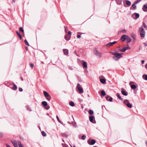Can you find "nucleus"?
Wrapping results in <instances>:
<instances>
[{
    "label": "nucleus",
    "instance_id": "1",
    "mask_svg": "<svg viewBox=\"0 0 147 147\" xmlns=\"http://www.w3.org/2000/svg\"><path fill=\"white\" fill-rule=\"evenodd\" d=\"M110 53L112 55H114V56L113 57V58L116 61H117L121 58L122 57V55L123 54V53L120 54L117 52L110 51Z\"/></svg>",
    "mask_w": 147,
    "mask_h": 147
},
{
    "label": "nucleus",
    "instance_id": "2",
    "mask_svg": "<svg viewBox=\"0 0 147 147\" xmlns=\"http://www.w3.org/2000/svg\"><path fill=\"white\" fill-rule=\"evenodd\" d=\"M138 32L140 33V36L142 38L144 37L145 36V32L142 27L139 28Z\"/></svg>",
    "mask_w": 147,
    "mask_h": 147
},
{
    "label": "nucleus",
    "instance_id": "3",
    "mask_svg": "<svg viewBox=\"0 0 147 147\" xmlns=\"http://www.w3.org/2000/svg\"><path fill=\"white\" fill-rule=\"evenodd\" d=\"M43 94L46 99L49 101H50L51 100V98L49 94L47 91H43Z\"/></svg>",
    "mask_w": 147,
    "mask_h": 147
},
{
    "label": "nucleus",
    "instance_id": "4",
    "mask_svg": "<svg viewBox=\"0 0 147 147\" xmlns=\"http://www.w3.org/2000/svg\"><path fill=\"white\" fill-rule=\"evenodd\" d=\"M123 103L129 108L132 107V105L129 102V101L127 99L125 100L123 102Z\"/></svg>",
    "mask_w": 147,
    "mask_h": 147
},
{
    "label": "nucleus",
    "instance_id": "5",
    "mask_svg": "<svg viewBox=\"0 0 147 147\" xmlns=\"http://www.w3.org/2000/svg\"><path fill=\"white\" fill-rule=\"evenodd\" d=\"M77 88L78 91L80 93H82L84 92V90L83 88L81 87L80 84L78 83L77 86Z\"/></svg>",
    "mask_w": 147,
    "mask_h": 147
},
{
    "label": "nucleus",
    "instance_id": "6",
    "mask_svg": "<svg viewBox=\"0 0 147 147\" xmlns=\"http://www.w3.org/2000/svg\"><path fill=\"white\" fill-rule=\"evenodd\" d=\"M42 104L46 109L48 110L49 109L50 107L48 105L46 101H42Z\"/></svg>",
    "mask_w": 147,
    "mask_h": 147
},
{
    "label": "nucleus",
    "instance_id": "7",
    "mask_svg": "<svg viewBox=\"0 0 147 147\" xmlns=\"http://www.w3.org/2000/svg\"><path fill=\"white\" fill-rule=\"evenodd\" d=\"M131 16L134 19L136 20L139 17L140 15L138 13H134Z\"/></svg>",
    "mask_w": 147,
    "mask_h": 147
},
{
    "label": "nucleus",
    "instance_id": "8",
    "mask_svg": "<svg viewBox=\"0 0 147 147\" xmlns=\"http://www.w3.org/2000/svg\"><path fill=\"white\" fill-rule=\"evenodd\" d=\"M94 54L97 56L100 57L101 56V54L96 49H95L94 51Z\"/></svg>",
    "mask_w": 147,
    "mask_h": 147
},
{
    "label": "nucleus",
    "instance_id": "9",
    "mask_svg": "<svg viewBox=\"0 0 147 147\" xmlns=\"http://www.w3.org/2000/svg\"><path fill=\"white\" fill-rule=\"evenodd\" d=\"M88 143L90 145H93L96 142V141L94 140H90L89 139L87 141Z\"/></svg>",
    "mask_w": 147,
    "mask_h": 147
},
{
    "label": "nucleus",
    "instance_id": "10",
    "mask_svg": "<svg viewBox=\"0 0 147 147\" xmlns=\"http://www.w3.org/2000/svg\"><path fill=\"white\" fill-rule=\"evenodd\" d=\"M94 119V117L93 115H90L89 116V119L90 121L94 123H96L95 121H93V119Z\"/></svg>",
    "mask_w": 147,
    "mask_h": 147
},
{
    "label": "nucleus",
    "instance_id": "11",
    "mask_svg": "<svg viewBox=\"0 0 147 147\" xmlns=\"http://www.w3.org/2000/svg\"><path fill=\"white\" fill-rule=\"evenodd\" d=\"M121 93L122 94L125 96H126L128 95V92L126 90L123 88L121 89Z\"/></svg>",
    "mask_w": 147,
    "mask_h": 147
},
{
    "label": "nucleus",
    "instance_id": "12",
    "mask_svg": "<svg viewBox=\"0 0 147 147\" xmlns=\"http://www.w3.org/2000/svg\"><path fill=\"white\" fill-rule=\"evenodd\" d=\"M127 37L128 36L125 35H123L121 36V39L122 41L124 42L127 39Z\"/></svg>",
    "mask_w": 147,
    "mask_h": 147
},
{
    "label": "nucleus",
    "instance_id": "13",
    "mask_svg": "<svg viewBox=\"0 0 147 147\" xmlns=\"http://www.w3.org/2000/svg\"><path fill=\"white\" fill-rule=\"evenodd\" d=\"M105 98L106 100L110 102H112L113 100V98L112 97H111L109 95H107L105 96Z\"/></svg>",
    "mask_w": 147,
    "mask_h": 147
},
{
    "label": "nucleus",
    "instance_id": "14",
    "mask_svg": "<svg viewBox=\"0 0 147 147\" xmlns=\"http://www.w3.org/2000/svg\"><path fill=\"white\" fill-rule=\"evenodd\" d=\"M64 37L65 40L67 41H69L70 39L71 35L66 34L65 35Z\"/></svg>",
    "mask_w": 147,
    "mask_h": 147
},
{
    "label": "nucleus",
    "instance_id": "15",
    "mask_svg": "<svg viewBox=\"0 0 147 147\" xmlns=\"http://www.w3.org/2000/svg\"><path fill=\"white\" fill-rule=\"evenodd\" d=\"M117 42L116 41H114L113 42H110L106 44V46L107 47H109L115 44Z\"/></svg>",
    "mask_w": 147,
    "mask_h": 147
},
{
    "label": "nucleus",
    "instance_id": "16",
    "mask_svg": "<svg viewBox=\"0 0 147 147\" xmlns=\"http://www.w3.org/2000/svg\"><path fill=\"white\" fill-rule=\"evenodd\" d=\"M11 142L15 147H18L17 143L16 141H11Z\"/></svg>",
    "mask_w": 147,
    "mask_h": 147
},
{
    "label": "nucleus",
    "instance_id": "17",
    "mask_svg": "<svg viewBox=\"0 0 147 147\" xmlns=\"http://www.w3.org/2000/svg\"><path fill=\"white\" fill-rule=\"evenodd\" d=\"M63 51L64 55H68V50L67 49H65L63 50Z\"/></svg>",
    "mask_w": 147,
    "mask_h": 147
},
{
    "label": "nucleus",
    "instance_id": "18",
    "mask_svg": "<svg viewBox=\"0 0 147 147\" xmlns=\"http://www.w3.org/2000/svg\"><path fill=\"white\" fill-rule=\"evenodd\" d=\"M136 4H135L134 3L132 4V5L130 9H131L134 10L135 9H136Z\"/></svg>",
    "mask_w": 147,
    "mask_h": 147
},
{
    "label": "nucleus",
    "instance_id": "19",
    "mask_svg": "<svg viewBox=\"0 0 147 147\" xmlns=\"http://www.w3.org/2000/svg\"><path fill=\"white\" fill-rule=\"evenodd\" d=\"M143 10L145 11L146 12L147 11V5H144L143 6V8H142Z\"/></svg>",
    "mask_w": 147,
    "mask_h": 147
},
{
    "label": "nucleus",
    "instance_id": "20",
    "mask_svg": "<svg viewBox=\"0 0 147 147\" xmlns=\"http://www.w3.org/2000/svg\"><path fill=\"white\" fill-rule=\"evenodd\" d=\"M118 49L119 51L121 52H124L126 50V47H123L122 49H119V48H118Z\"/></svg>",
    "mask_w": 147,
    "mask_h": 147
},
{
    "label": "nucleus",
    "instance_id": "21",
    "mask_svg": "<svg viewBox=\"0 0 147 147\" xmlns=\"http://www.w3.org/2000/svg\"><path fill=\"white\" fill-rule=\"evenodd\" d=\"M100 82L103 84H105L106 83V80L104 78H101L100 79Z\"/></svg>",
    "mask_w": 147,
    "mask_h": 147
},
{
    "label": "nucleus",
    "instance_id": "22",
    "mask_svg": "<svg viewBox=\"0 0 147 147\" xmlns=\"http://www.w3.org/2000/svg\"><path fill=\"white\" fill-rule=\"evenodd\" d=\"M83 65L84 67L85 68H87V63L84 61H83Z\"/></svg>",
    "mask_w": 147,
    "mask_h": 147
},
{
    "label": "nucleus",
    "instance_id": "23",
    "mask_svg": "<svg viewBox=\"0 0 147 147\" xmlns=\"http://www.w3.org/2000/svg\"><path fill=\"white\" fill-rule=\"evenodd\" d=\"M13 86L12 87V89L16 90L17 89V86H16L13 83Z\"/></svg>",
    "mask_w": 147,
    "mask_h": 147
},
{
    "label": "nucleus",
    "instance_id": "24",
    "mask_svg": "<svg viewBox=\"0 0 147 147\" xmlns=\"http://www.w3.org/2000/svg\"><path fill=\"white\" fill-rule=\"evenodd\" d=\"M126 4L129 7L131 5V3L130 1H129L126 0Z\"/></svg>",
    "mask_w": 147,
    "mask_h": 147
},
{
    "label": "nucleus",
    "instance_id": "25",
    "mask_svg": "<svg viewBox=\"0 0 147 147\" xmlns=\"http://www.w3.org/2000/svg\"><path fill=\"white\" fill-rule=\"evenodd\" d=\"M131 41V39L128 36V37L126 39V42L128 43L130 42Z\"/></svg>",
    "mask_w": 147,
    "mask_h": 147
},
{
    "label": "nucleus",
    "instance_id": "26",
    "mask_svg": "<svg viewBox=\"0 0 147 147\" xmlns=\"http://www.w3.org/2000/svg\"><path fill=\"white\" fill-rule=\"evenodd\" d=\"M131 36L132 38H133L134 40H133V42H134L136 40V38L135 37V36L134 33H132L131 34Z\"/></svg>",
    "mask_w": 147,
    "mask_h": 147
},
{
    "label": "nucleus",
    "instance_id": "27",
    "mask_svg": "<svg viewBox=\"0 0 147 147\" xmlns=\"http://www.w3.org/2000/svg\"><path fill=\"white\" fill-rule=\"evenodd\" d=\"M16 32V33L17 35L19 37L20 39V40H21L22 39V38L21 35L20 34L19 32L18 31H17Z\"/></svg>",
    "mask_w": 147,
    "mask_h": 147
},
{
    "label": "nucleus",
    "instance_id": "28",
    "mask_svg": "<svg viewBox=\"0 0 147 147\" xmlns=\"http://www.w3.org/2000/svg\"><path fill=\"white\" fill-rule=\"evenodd\" d=\"M117 97L120 100L122 101H123V98H122L119 95V93H117Z\"/></svg>",
    "mask_w": 147,
    "mask_h": 147
},
{
    "label": "nucleus",
    "instance_id": "29",
    "mask_svg": "<svg viewBox=\"0 0 147 147\" xmlns=\"http://www.w3.org/2000/svg\"><path fill=\"white\" fill-rule=\"evenodd\" d=\"M131 87V88L132 89H135L136 88V85L134 84H131L130 85Z\"/></svg>",
    "mask_w": 147,
    "mask_h": 147
},
{
    "label": "nucleus",
    "instance_id": "30",
    "mask_svg": "<svg viewBox=\"0 0 147 147\" xmlns=\"http://www.w3.org/2000/svg\"><path fill=\"white\" fill-rule=\"evenodd\" d=\"M142 78L144 80L147 81V75L145 74L143 75Z\"/></svg>",
    "mask_w": 147,
    "mask_h": 147
},
{
    "label": "nucleus",
    "instance_id": "31",
    "mask_svg": "<svg viewBox=\"0 0 147 147\" xmlns=\"http://www.w3.org/2000/svg\"><path fill=\"white\" fill-rule=\"evenodd\" d=\"M117 3L118 5H120L122 2V0H115Z\"/></svg>",
    "mask_w": 147,
    "mask_h": 147
},
{
    "label": "nucleus",
    "instance_id": "32",
    "mask_svg": "<svg viewBox=\"0 0 147 147\" xmlns=\"http://www.w3.org/2000/svg\"><path fill=\"white\" fill-rule=\"evenodd\" d=\"M101 94L103 96H105L106 95L105 92L104 90H102L101 92Z\"/></svg>",
    "mask_w": 147,
    "mask_h": 147
},
{
    "label": "nucleus",
    "instance_id": "33",
    "mask_svg": "<svg viewBox=\"0 0 147 147\" xmlns=\"http://www.w3.org/2000/svg\"><path fill=\"white\" fill-rule=\"evenodd\" d=\"M69 105L71 107H74L75 105V104L73 101H71L69 102Z\"/></svg>",
    "mask_w": 147,
    "mask_h": 147
},
{
    "label": "nucleus",
    "instance_id": "34",
    "mask_svg": "<svg viewBox=\"0 0 147 147\" xmlns=\"http://www.w3.org/2000/svg\"><path fill=\"white\" fill-rule=\"evenodd\" d=\"M56 118L58 122L59 123H60L61 124L63 125V122H61V121H60V120L59 119V117L57 115L56 116Z\"/></svg>",
    "mask_w": 147,
    "mask_h": 147
},
{
    "label": "nucleus",
    "instance_id": "35",
    "mask_svg": "<svg viewBox=\"0 0 147 147\" xmlns=\"http://www.w3.org/2000/svg\"><path fill=\"white\" fill-rule=\"evenodd\" d=\"M19 30L21 32H22L23 33H24V30H23L22 27H21L19 28Z\"/></svg>",
    "mask_w": 147,
    "mask_h": 147
},
{
    "label": "nucleus",
    "instance_id": "36",
    "mask_svg": "<svg viewBox=\"0 0 147 147\" xmlns=\"http://www.w3.org/2000/svg\"><path fill=\"white\" fill-rule=\"evenodd\" d=\"M89 113L90 115H92L94 114L93 111L92 110H90L89 111Z\"/></svg>",
    "mask_w": 147,
    "mask_h": 147
},
{
    "label": "nucleus",
    "instance_id": "37",
    "mask_svg": "<svg viewBox=\"0 0 147 147\" xmlns=\"http://www.w3.org/2000/svg\"><path fill=\"white\" fill-rule=\"evenodd\" d=\"M18 144L19 147H22L23 146L20 141H18Z\"/></svg>",
    "mask_w": 147,
    "mask_h": 147
},
{
    "label": "nucleus",
    "instance_id": "38",
    "mask_svg": "<svg viewBox=\"0 0 147 147\" xmlns=\"http://www.w3.org/2000/svg\"><path fill=\"white\" fill-rule=\"evenodd\" d=\"M26 107L27 108V109L28 110L30 111H32V110L30 108V107L28 106H27Z\"/></svg>",
    "mask_w": 147,
    "mask_h": 147
},
{
    "label": "nucleus",
    "instance_id": "39",
    "mask_svg": "<svg viewBox=\"0 0 147 147\" xmlns=\"http://www.w3.org/2000/svg\"><path fill=\"white\" fill-rule=\"evenodd\" d=\"M143 26L144 27L145 29L147 30V26L144 22L143 23Z\"/></svg>",
    "mask_w": 147,
    "mask_h": 147
},
{
    "label": "nucleus",
    "instance_id": "40",
    "mask_svg": "<svg viewBox=\"0 0 147 147\" xmlns=\"http://www.w3.org/2000/svg\"><path fill=\"white\" fill-rule=\"evenodd\" d=\"M42 135L44 136H46V133L43 131L41 132Z\"/></svg>",
    "mask_w": 147,
    "mask_h": 147
},
{
    "label": "nucleus",
    "instance_id": "41",
    "mask_svg": "<svg viewBox=\"0 0 147 147\" xmlns=\"http://www.w3.org/2000/svg\"><path fill=\"white\" fill-rule=\"evenodd\" d=\"M141 0H137L135 1L134 3L136 5L140 2Z\"/></svg>",
    "mask_w": 147,
    "mask_h": 147
},
{
    "label": "nucleus",
    "instance_id": "42",
    "mask_svg": "<svg viewBox=\"0 0 147 147\" xmlns=\"http://www.w3.org/2000/svg\"><path fill=\"white\" fill-rule=\"evenodd\" d=\"M24 42H25V44L26 45H27L28 46H29V43H28V41L26 40H24Z\"/></svg>",
    "mask_w": 147,
    "mask_h": 147
},
{
    "label": "nucleus",
    "instance_id": "43",
    "mask_svg": "<svg viewBox=\"0 0 147 147\" xmlns=\"http://www.w3.org/2000/svg\"><path fill=\"white\" fill-rule=\"evenodd\" d=\"M86 138V136L85 135H83L82 136V139L83 140H84Z\"/></svg>",
    "mask_w": 147,
    "mask_h": 147
},
{
    "label": "nucleus",
    "instance_id": "44",
    "mask_svg": "<svg viewBox=\"0 0 147 147\" xmlns=\"http://www.w3.org/2000/svg\"><path fill=\"white\" fill-rule=\"evenodd\" d=\"M120 32H123L124 33H125L126 32V30L125 29H123L122 30L120 31Z\"/></svg>",
    "mask_w": 147,
    "mask_h": 147
},
{
    "label": "nucleus",
    "instance_id": "45",
    "mask_svg": "<svg viewBox=\"0 0 147 147\" xmlns=\"http://www.w3.org/2000/svg\"><path fill=\"white\" fill-rule=\"evenodd\" d=\"M63 136H65L66 138H67L68 136L65 133H63Z\"/></svg>",
    "mask_w": 147,
    "mask_h": 147
},
{
    "label": "nucleus",
    "instance_id": "46",
    "mask_svg": "<svg viewBox=\"0 0 147 147\" xmlns=\"http://www.w3.org/2000/svg\"><path fill=\"white\" fill-rule=\"evenodd\" d=\"M19 90L20 92H22L23 91V89L21 88H19Z\"/></svg>",
    "mask_w": 147,
    "mask_h": 147
},
{
    "label": "nucleus",
    "instance_id": "47",
    "mask_svg": "<svg viewBox=\"0 0 147 147\" xmlns=\"http://www.w3.org/2000/svg\"><path fill=\"white\" fill-rule=\"evenodd\" d=\"M68 68L70 70H73V68L72 67H71L70 66H69Z\"/></svg>",
    "mask_w": 147,
    "mask_h": 147
},
{
    "label": "nucleus",
    "instance_id": "48",
    "mask_svg": "<svg viewBox=\"0 0 147 147\" xmlns=\"http://www.w3.org/2000/svg\"><path fill=\"white\" fill-rule=\"evenodd\" d=\"M30 65L31 67L32 68H33L34 67L33 64L32 63H31L30 64Z\"/></svg>",
    "mask_w": 147,
    "mask_h": 147
},
{
    "label": "nucleus",
    "instance_id": "49",
    "mask_svg": "<svg viewBox=\"0 0 147 147\" xmlns=\"http://www.w3.org/2000/svg\"><path fill=\"white\" fill-rule=\"evenodd\" d=\"M3 136V134L2 133L0 132V138L2 137Z\"/></svg>",
    "mask_w": 147,
    "mask_h": 147
},
{
    "label": "nucleus",
    "instance_id": "50",
    "mask_svg": "<svg viewBox=\"0 0 147 147\" xmlns=\"http://www.w3.org/2000/svg\"><path fill=\"white\" fill-rule=\"evenodd\" d=\"M71 34V31H69L68 32V34H68V35H70Z\"/></svg>",
    "mask_w": 147,
    "mask_h": 147
},
{
    "label": "nucleus",
    "instance_id": "51",
    "mask_svg": "<svg viewBox=\"0 0 147 147\" xmlns=\"http://www.w3.org/2000/svg\"><path fill=\"white\" fill-rule=\"evenodd\" d=\"M77 37L78 38H80L81 37V36L79 34H78L77 35Z\"/></svg>",
    "mask_w": 147,
    "mask_h": 147
},
{
    "label": "nucleus",
    "instance_id": "52",
    "mask_svg": "<svg viewBox=\"0 0 147 147\" xmlns=\"http://www.w3.org/2000/svg\"><path fill=\"white\" fill-rule=\"evenodd\" d=\"M130 47L129 46H128L127 47H126V50L129 49H130Z\"/></svg>",
    "mask_w": 147,
    "mask_h": 147
},
{
    "label": "nucleus",
    "instance_id": "53",
    "mask_svg": "<svg viewBox=\"0 0 147 147\" xmlns=\"http://www.w3.org/2000/svg\"><path fill=\"white\" fill-rule=\"evenodd\" d=\"M145 68L147 69V63H146L145 65Z\"/></svg>",
    "mask_w": 147,
    "mask_h": 147
},
{
    "label": "nucleus",
    "instance_id": "54",
    "mask_svg": "<svg viewBox=\"0 0 147 147\" xmlns=\"http://www.w3.org/2000/svg\"><path fill=\"white\" fill-rule=\"evenodd\" d=\"M141 62L142 64H143L144 62V60H142L141 61Z\"/></svg>",
    "mask_w": 147,
    "mask_h": 147
},
{
    "label": "nucleus",
    "instance_id": "55",
    "mask_svg": "<svg viewBox=\"0 0 147 147\" xmlns=\"http://www.w3.org/2000/svg\"><path fill=\"white\" fill-rule=\"evenodd\" d=\"M134 83V82L131 81V82H130V83H129V85H131V83Z\"/></svg>",
    "mask_w": 147,
    "mask_h": 147
},
{
    "label": "nucleus",
    "instance_id": "56",
    "mask_svg": "<svg viewBox=\"0 0 147 147\" xmlns=\"http://www.w3.org/2000/svg\"><path fill=\"white\" fill-rule=\"evenodd\" d=\"M67 28V27H66L65 26V32H66V30H67L66 28Z\"/></svg>",
    "mask_w": 147,
    "mask_h": 147
},
{
    "label": "nucleus",
    "instance_id": "57",
    "mask_svg": "<svg viewBox=\"0 0 147 147\" xmlns=\"http://www.w3.org/2000/svg\"><path fill=\"white\" fill-rule=\"evenodd\" d=\"M6 146L7 147H11L8 144L6 145Z\"/></svg>",
    "mask_w": 147,
    "mask_h": 147
},
{
    "label": "nucleus",
    "instance_id": "58",
    "mask_svg": "<svg viewBox=\"0 0 147 147\" xmlns=\"http://www.w3.org/2000/svg\"><path fill=\"white\" fill-rule=\"evenodd\" d=\"M67 123H69V124H71V123L70 121H68L67 122Z\"/></svg>",
    "mask_w": 147,
    "mask_h": 147
},
{
    "label": "nucleus",
    "instance_id": "59",
    "mask_svg": "<svg viewBox=\"0 0 147 147\" xmlns=\"http://www.w3.org/2000/svg\"><path fill=\"white\" fill-rule=\"evenodd\" d=\"M74 53H75L77 56H78L77 55V52L76 51H74Z\"/></svg>",
    "mask_w": 147,
    "mask_h": 147
},
{
    "label": "nucleus",
    "instance_id": "60",
    "mask_svg": "<svg viewBox=\"0 0 147 147\" xmlns=\"http://www.w3.org/2000/svg\"><path fill=\"white\" fill-rule=\"evenodd\" d=\"M136 91H137L136 90L135 91V90H134V93L135 94H136Z\"/></svg>",
    "mask_w": 147,
    "mask_h": 147
},
{
    "label": "nucleus",
    "instance_id": "61",
    "mask_svg": "<svg viewBox=\"0 0 147 147\" xmlns=\"http://www.w3.org/2000/svg\"><path fill=\"white\" fill-rule=\"evenodd\" d=\"M21 80H22L23 81V78H21Z\"/></svg>",
    "mask_w": 147,
    "mask_h": 147
},
{
    "label": "nucleus",
    "instance_id": "62",
    "mask_svg": "<svg viewBox=\"0 0 147 147\" xmlns=\"http://www.w3.org/2000/svg\"><path fill=\"white\" fill-rule=\"evenodd\" d=\"M13 0V2H15V0Z\"/></svg>",
    "mask_w": 147,
    "mask_h": 147
},
{
    "label": "nucleus",
    "instance_id": "63",
    "mask_svg": "<svg viewBox=\"0 0 147 147\" xmlns=\"http://www.w3.org/2000/svg\"><path fill=\"white\" fill-rule=\"evenodd\" d=\"M26 49H27V47H26Z\"/></svg>",
    "mask_w": 147,
    "mask_h": 147
},
{
    "label": "nucleus",
    "instance_id": "64",
    "mask_svg": "<svg viewBox=\"0 0 147 147\" xmlns=\"http://www.w3.org/2000/svg\"><path fill=\"white\" fill-rule=\"evenodd\" d=\"M53 121H54V119H53Z\"/></svg>",
    "mask_w": 147,
    "mask_h": 147
}]
</instances>
